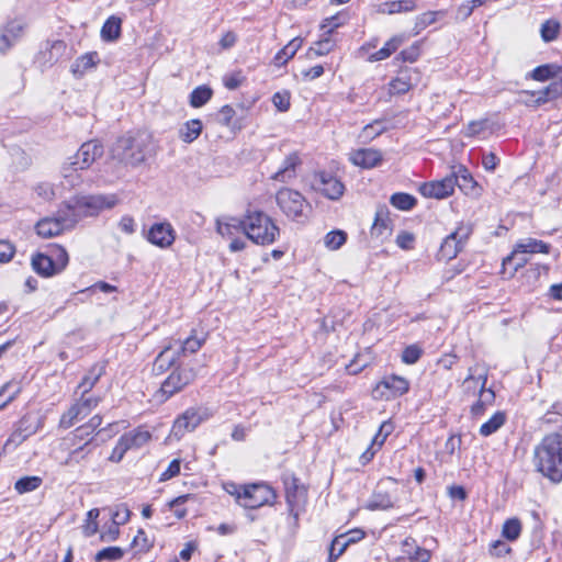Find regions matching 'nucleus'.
I'll use <instances>...</instances> for the list:
<instances>
[{
    "label": "nucleus",
    "mask_w": 562,
    "mask_h": 562,
    "mask_svg": "<svg viewBox=\"0 0 562 562\" xmlns=\"http://www.w3.org/2000/svg\"><path fill=\"white\" fill-rule=\"evenodd\" d=\"M131 450L124 438L121 436L115 447L113 448L111 454L109 456V461L113 463H119L124 454Z\"/></svg>",
    "instance_id": "nucleus-58"
},
{
    "label": "nucleus",
    "mask_w": 562,
    "mask_h": 562,
    "mask_svg": "<svg viewBox=\"0 0 562 562\" xmlns=\"http://www.w3.org/2000/svg\"><path fill=\"white\" fill-rule=\"evenodd\" d=\"M471 233L472 228L470 225L463 223L459 224L456 231L448 235L442 241L438 254L439 258L442 260L456 258Z\"/></svg>",
    "instance_id": "nucleus-13"
},
{
    "label": "nucleus",
    "mask_w": 562,
    "mask_h": 562,
    "mask_svg": "<svg viewBox=\"0 0 562 562\" xmlns=\"http://www.w3.org/2000/svg\"><path fill=\"white\" fill-rule=\"evenodd\" d=\"M175 239L176 232L168 222L153 224L147 234V240L159 248L170 247Z\"/></svg>",
    "instance_id": "nucleus-18"
},
{
    "label": "nucleus",
    "mask_w": 562,
    "mask_h": 562,
    "mask_svg": "<svg viewBox=\"0 0 562 562\" xmlns=\"http://www.w3.org/2000/svg\"><path fill=\"white\" fill-rule=\"evenodd\" d=\"M488 370L484 366H475L470 369L469 375L462 382V391L469 396H477V401L471 406V414L479 417L486 406L495 401L492 387H486Z\"/></svg>",
    "instance_id": "nucleus-3"
},
{
    "label": "nucleus",
    "mask_w": 562,
    "mask_h": 562,
    "mask_svg": "<svg viewBox=\"0 0 562 562\" xmlns=\"http://www.w3.org/2000/svg\"><path fill=\"white\" fill-rule=\"evenodd\" d=\"M521 532V522L517 518L507 519L504 522L502 535L510 541L516 540Z\"/></svg>",
    "instance_id": "nucleus-53"
},
{
    "label": "nucleus",
    "mask_w": 562,
    "mask_h": 562,
    "mask_svg": "<svg viewBox=\"0 0 562 562\" xmlns=\"http://www.w3.org/2000/svg\"><path fill=\"white\" fill-rule=\"evenodd\" d=\"M66 50V43L64 41H54L49 44L48 49V61L49 63H56L65 53Z\"/></svg>",
    "instance_id": "nucleus-59"
},
{
    "label": "nucleus",
    "mask_w": 562,
    "mask_h": 562,
    "mask_svg": "<svg viewBox=\"0 0 562 562\" xmlns=\"http://www.w3.org/2000/svg\"><path fill=\"white\" fill-rule=\"evenodd\" d=\"M125 554L124 549L120 547H108L98 551L94 555L95 562L102 561H120Z\"/></svg>",
    "instance_id": "nucleus-46"
},
{
    "label": "nucleus",
    "mask_w": 562,
    "mask_h": 562,
    "mask_svg": "<svg viewBox=\"0 0 562 562\" xmlns=\"http://www.w3.org/2000/svg\"><path fill=\"white\" fill-rule=\"evenodd\" d=\"M99 55L97 52H90L78 57L71 65V72L76 77H82L88 71L94 69L99 64Z\"/></svg>",
    "instance_id": "nucleus-31"
},
{
    "label": "nucleus",
    "mask_w": 562,
    "mask_h": 562,
    "mask_svg": "<svg viewBox=\"0 0 562 562\" xmlns=\"http://www.w3.org/2000/svg\"><path fill=\"white\" fill-rule=\"evenodd\" d=\"M276 200L285 216L293 221L304 222L311 212L310 203L296 190L282 188L277 192Z\"/></svg>",
    "instance_id": "nucleus-6"
},
{
    "label": "nucleus",
    "mask_w": 562,
    "mask_h": 562,
    "mask_svg": "<svg viewBox=\"0 0 562 562\" xmlns=\"http://www.w3.org/2000/svg\"><path fill=\"white\" fill-rule=\"evenodd\" d=\"M104 369L105 367L103 363H97L82 378V381L79 384V389L82 390L83 395L90 392L91 389L95 385L101 375L104 373Z\"/></svg>",
    "instance_id": "nucleus-39"
},
{
    "label": "nucleus",
    "mask_w": 562,
    "mask_h": 562,
    "mask_svg": "<svg viewBox=\"0 0 562 562\" xmlns=\"http://www.w3.org/2000/svg\"><path fill=\"white\" fill-rule=\"evenodd\" d=\"M404 552L409 554L411 562H428L431 558V553L429 550L424 548H416L415 552L412 554L408 549H404Z\"/></svg>",
    "instance_id": "nucleus-64"
},
{
    "label": "nucleus",
    "mask_w": 562,
    "mask_h": 562,
    "mask_svg": "<svg viewBox=\"0 0 562 562\" xmlns=\"http://www.w3.org/2000/svg\"><path fill=\"white\" fill-rule=\"evenodd\" d=\"M204 340L205 337L203 333L198 334L196 331H193L192 335L187 337L183 341L180 339L175 340L173 344L165 347L162 351H169L171 349L179 351H198L202 348Z\"/></svg>",
    "instance_id": "nucleus-30"
},
{
    "label": "nucleus",
    "mask_w": 562,
    "mask_h": 562,
    "mask_svg": "<svg viewBox=\"0 0 562 562\" xmlns=\"http://www.w3.org/2000/svg\"><path fill=\"white\" fill-rule=\"evenodd\" d=\"M203 420V416L195 409H187L173 423L171 434L176 438H181L186 432L194 430Z\"/></svg>",
    "instance_id": "nucleus-20"
},
{
    "label": "nucleus",
    "mask_w": 562,
    "mask_h": 562,
    "mask_svg": "<svg viewBox=\"0 0 562 562\" xmlns=\"http://www.w3.org/2000/svg\"><path fill=\"white\" fill-rule=\"evenodd\" d=\"M120 524L112 521L110 526L100 533V540L103 542L115 541L120 536Z\"/></svg>",
    "instance_id": "nucleus-63"
},
{
    "label": "nucleus",
    "mask_w": 562,
    "mask_h": 562,
    "mask_svg": "<svg viewBox=\"0 0 562 562\" xmlns=\"http://www.w3.org/2000/svg\"><path fill=\"white\" fill-rule=\"evenodd\" d=\"M132 547L137 550V552H148L153 547V542L147 537L146 532L143 529H139L136 536L133 538Z\"/></svg>",
    "instance_id": "nucleus-56"
},
{
    "label": "nucleus",
    "mask_w": 562,
    "mask_h": 562,
    "mask_svg": "<svg viewBox=\"0 0 562 562\" xmlns=\"http://www.w3.org/2000/svg\"><path fill=\"white\" fill-rule=\"evenodd\" d=\"M418 77L416 69H406L398 77L389 83L390 94H404L408 92L415 85Z\"/></svg>",
    "instance_id": "nucleus-24"
},
{
    "label": "nucleus",
    "mask_w": 562,
    "mask_h": 562,
    "mask_svg": "<svg viewBox=\"0 0 562 562\" xmlns=\"http://www.w3.org/2000/svg\"><path fill=\"white\" fill-rule=\"evenodd\" d=\"M21 392V387L18 384L8 382L0 389V409L10 404Z\"/></svg>",
    "instance_id": "nucleus-49"
},
{
    "label": "nucleus",
    "mask_w": 562,
    "mask_h": 562,
    "mask_svg": "<svg viewBox=\"0 0 562 562\" xmlns=\"http://www.w3.org/2000/svg\"><path fill=\"white\" fill-rule=\"evenodd\" d=\"M537 102L544 103L549 100L558 99L562 94V86L558 82H553L544 89L538 91Z\"/></svg>",
    "instance_id": "nucleus-52"
},
{
    "label": "nucleus",
    "mask_w": 562,
    "mask_h": 562,
    "mask_svg": "<svg viewBox=\"0 0 562 562\" xmlns=\"http://www.w3.org/2000/svg\"><path fill=\"white\" fill-rule=\"evenodd\" d=\"M76 226V218L71 217L69 211L63 204L55 216L40 220L35 226L36 233L42 238H52L70 231Z\"/></svg>",
    "instance_id": "nucleus-8"
},
{
    "label": "nucleus",
    "mask_w": 562,
    "mask_h": 562,
    "mask_svg": "<svg viewBox=\"0 0 562 562\" xmlns=\"http://www.w3.org/2000/svg\"><path fill=\"white\" fill-rule=\"evenodd\" d=\"M103 155V146L98 140H90L81 145L78 151L72 155V165H78L81 169L89 168L97 158Z\"/></svg>",
    "instance_id": "nucleus-19"
},
{
    "label": "nucleus",
    "mask_w": 562,
    "mask_h": 562,
    "mask_svg": "<svg viewBox=\"0 0 562 562\" xmlns=\"http://www.w3.org/2000/svg\"><path fill=\"white\" fill-rule=\"evenodd\" d=\"M240 505L246 508H259L272 504L276 499L274 491L267 484L254 483L243 487Z\"/></svg>",
    "instance_id": "nucleus-10"
},
{
    "label": "nucleus",
    "mask_w": 562,
    "mask_h": 562,
    "mask_svg": "<svg viewBox=\"0 0 562 562\" xmlns=\"http://www.w3.org/2000/svg\"><path fill=\"white\" fill-rule=\"evenodd\" d=\"M550 250V246L542 240H538L535 238H524L520 239L510 256H508L506 259H504V263H508L513 260H517L516 266L522 267L526 265L527 259L525 257H519V255H526V254H548Z\"/></svg>",
    "instance_id": "nucleus-15"
},
{
    "label": "nucleus",
    "mask_w": 562,
    "mask_h": 562,
    "mask_svg": "<svg viewBox=\"0 0 562 562\" xmlns=\"http://www.w3.org/2000/svg\"><path fill=\"white\" fill-rule=\"evenodd\" d=\"M235 115V110L231 105H224L220 110L218 122L227 127H236V124L233 123V117Z\"/></svg>",
    "instance_id": "nucleus-61"
},
{
    "label": "nucleus",
    "mask_w": 562,
    "mask_h": 562,
    "mask_svg": "<svg viewBox=\"0 0 562 562\" xmlns=\"http://www.w3.org/2000/svg\"><path fill=\"white\" fill-rule=\"evenodd\" d=\"M390 203L398 210L408 211L415 206L416 199L408 193L398 192L391 196Z\"/></svg>",
    "instance_id": "nucleus-47"
},
{
    "label": "nucleus",
    "mask_w": 562,
    "mask_h": 562,
    "mask_svg": "<svg viewBox=\"0 0 562 562\" xmlns=\"http://www.w3.org/2000/svg\"><path fill=\"white\" fill-rule=\"evenodd\" d=\"M88 443H89V440H87L82 446L70 451V453H69L68 458L66 459V461L64 462V464L69 465L74 462L79 463L80 460L86 459L89 453V451L85 452V449L88 446Z\"/></svg>",
    "instance_id": "nucleus-62"
},
{
    "label": "nucleus",
    "mask_w": 562,
    "mask_h": 562,
    "mask_svg": "<svg viewBox=\"0 0 562 562\" xmlns=\"http://www.w3.org/2000/svg\"><path fill=\"white\" fill-rule=\"evenodd\" d=\"M213 91L207 86L196 87L190 94V105L201 108L212 98Z\"/></svg>",
    "instance_id": "nucleus-44"
},
{
    "label": "nucleus",
    "mask_w": 562,
    "mask_h": 562,
    "mask_svg": "<svg viewBox=\"0 0 562 562\" xmlns=\"http://www.w3.org/2000/svg\"><path fill=\"white\" fill-rule=\"evenodd\" d=\"M25 24L20 20L8 22L0 33V54L7 53L21 38Z\"/></svg>",
    "instance_id": "nucleus-21"
},
{
    "label": "nucleus",
    "mask_w": 562,
    "mask_h": 562,
    "mask_svg": "<svg viewBox=\"0 0 562 562\" xmlns=\"http://www.w3.org/2000/svg\"><path fill=\"white\" fill-rule=\"evenodd\" d=\"M347 240V234L344 231L337 229L327 233L324 237V245L329 250L339 249Z\"/></svg>",
    "instance_id": "nucleus-48"
},
{
    "label": "nucleus",
    "mask_w": 562,
    "mask_h": 562,
    "mask_svg": "<svg viewBox=\"0 0 562 562\" xmlns=\"http://www.w3.org/2000/svg\"><path fill=\"white\" fill-rule=\"evenodd\" d=\"M311 187L314 191L334 201L340 199L345 192L342 182L334 175L325 171L313 175Z\"/></svg>",
    "instance_id": "nucleus-12"
},
{
    "label": "nucleus",
    "mask_w": 562,
    "mask_h": 562,
    "mask_svg": "<svg viewBox=\"0 0 562 562\" xmlns=\"http://www.w3.org/2000/svg\"><path fill=\"white\" fill-rule=\"evenodd\" d=\"M279 233V227L267 214L256 211L246 215V236L255 244L270 245Z\"/></svg>",
    "instance_id": "nucleus-5"
},
{
    "label": "nucleus",
    "mask_w": 562,
    "mask_h": 562,
    "mask_svg": "<svg viewBox=\"0 0 562 562\" xmlns=\"http://www.w3.org/2000/svg\"><path fill=\"white\" fill-rule=\"evenodd\" d=\"M506 422L504 412H496L487 422L481 425L480 435L487 437L496 432Z\"/></svg>",
    "instance_id": "nucleus-41"
},
{
    "label": "nucleus",
    "mask_w": 562,
    "mask_h": 562,
    "mask_svg": "<svg viewBox=\"0 0 562 562\" xmlns=\"http://www.w3.org/2000/svg\"><path fill=\"white\" fill-rule=\"evenodd\" d=\"M88 415V413L85 411V407H82L78 402L75 403L65 414H63L59 425L60 427L67 429L72 427L76 423L81 420Z\"/></svg>",
    "instance_id": "nucleus-36"
},
{
    "label": "nucleus",
    "mask_w": 562,
    "mask_h": 562,
    "mask_svg": "<svg viewBox=\"0 0 562 562\" xmlns=\"http://www.w3.org/2000/svg\"><path fill=\"white\" fill-rule=\"evenodd\" d=\"M119 202L115 194H98L75 196L65 202L71 217L76 218V225L85 217L95 216L104 210L114 207Z\"/></svg>",
    "instance_id": "nucleus-4"
},
{
    "label": "nucleus",
    "mask_w": 562,
    "mask_h": 562,
    "mask_svg": "<svg viewBox=\"0 0 562 562\" xmlns=\"http://www.w3.org/2000/svg\"><path fill=\"white\" fill-rule=\"evenodd\" d=\"M301 165L297 153L288 155L281 167L271 176V179L282 183H289L296 178V168Z\"/></svg>",
    "instance_id": "nucleus-22"
},
{
    "label": "nucleus",
    "mask_w": 562,
    "mask_h": 562,
    "mask_svg": "<svg viewBox=\"0 0 562 562\" xmlns=\"http://www.w3.org/2000/svg\"><path fill=\"white\" fill-rule=\"evenodd\" d=\"M341 364L349 374H357L368 366V361L360 353H356L349 362L344 360Z\"/></svg>",
    "instance_id": "nucleus-57"
},
{
    "label": "nucleus",
    "mask_w": 562,
    "mask_h": 562,
    "mask_svg": "<svg viewBox=\"0 0 562 562\" xmlns=\"http://www.w3.org/2000/svg\"><path fill=\"white\" fill-rule=\"evenodd\" d=\"M393 431V425L390 422H383L379 428V431L373 437L370 447L361 454L362 463L371 461L375 452L383 446L385 439Z\"/></svg>",
    "instance_id": "nucleus-26"
},
{
    "label": "nucleus",
    "mask_w": 562,
    "mask_h": 562,
    "mask_svg": "<svg viewBox=\"0 0 562 562\" xmlns=\"http://www.w3.org/2000/svg\"><path fill=\"white\" fill-rule=\"evenodd\" d=\"M364 536L363 530L352 529L335 537L330 544L328 561L335 562L350 544L359 542Z\"/></svg>",
    "instance_id": "nucleus-17"
},
{
    "label": "nucleus",
    "mask_w": 562,
    "mask_h": 562,
    "mask_svg": "<svg viewBox=\"0 0 562 562\" xmlns=\"http://www.w3.org/2000/svg\"><path fill=\"white\" fill-rule=\"evenodd\" d=\"M350 161L361 168L370 169L382 161V153L375 148H360L350 153Z\"/></svg>",
    "instance_id": "nucleus-23"
},
{
    "label": "nucleus",
    "mask_w": 562,
    "mask_h": 562,
    "mask_svg": "<svg viewBox=\"0 0 562 562\" xmlns=\"http://www.w3.org/2000/svg\"><path fill=\"white\" fill-rule=\"evenodd\" d=\"M216 232L223 236L232 238L238 233L246 234V218L240 220L233 216H224L216 220Z\"/></svg>",
    "instance_id": "nucleus-25"
},
{
    "label": "nucleus",
    "mask_w": 562,
    "mask_h": 562,
    "mask_svg": "<svg viewBox=\"0 0 562 562\" xmlns=\"http://www.w3.org/2000/svg\"><path fill=\"white\" fill-rule=\"evenodd\" d=\"M243 80H244V76L241 75V72L234 71V72L226 74L223 77V85L228 90H235L241 85Z\"/></svg>",
    "instance_id": "nucleus-60"
},
{
    "label": "nucleus",
    "mask_w": 562,
    "mask_h": 562,
    "mask_svg": "<svg viewBox=\"0 0 562 562\" xmlns=\"http://www.w3.org/2000/svg\"><path fill=\"white\" fill-rule=\"evenodd\" d=\"M155 154L154 137L150 133L138 131L119 137L110 149L113 160L131 167L144 164Z\"/></svg>",
    "instance_id": "nucleus-1"
},
{
    "label": "nucleus",
    "mask_w": 562,
    "mask_h": 562,
    "mask_svg": "<svg viewBox=\"0 0 562 562\" xmlns=\"http://www.w3.org/2000/svg\"><path fill=\"white\" fill-rule=\"evenodd\" d=\"M394 502L387 493L376 492L366 507L370 510H385L392 508Z\"/></svg>",
    "instance_id": "nucleus-43"
},
{
    "label": "nucleus",
    "mask_w": 562,
    "mask_h": 562,
    "mask_svg": "<svg viewBox=\"0 0 562 562\" xmlns=\"http://www.w3.org/2000/svg\"><path fill=\"white\" fill-rule=\"evenodd\" d=\"M99 515L100 510L98 508H92L87 513V519L82 526V532L86 537H91L98 532L99 525L97 519Z\"/></svg>",
    "instance_id": "nucleus-51"
},
{
    "label": "nucleus",
    "mask_w": 562,
    "mask_h": 562,
    "mask_svg": "<svg viewBox=\"0 0 562 562\" xmlns=\"http://www.w3.org/2000/svg\"><path fill=\"white\" fill-rule=\"evenodd\" d=\"M122 437L128 445L130 449H138L151 439V434L147 429L139 427L124 434Z\"/></svg>",
    "instance_id": "nucleus-34"
},
{
    "label": "nucleus",
    "mask_w": 562,
    "mask_h": 562,
    "mask_svg": "<svg viewBox=\"0 0 562 562\" xmlns=\"http://www.w3.org/2000/svg\"><path fill=\"white\" fill-rule=\"evenodd\" d=\"M457 182L458 179L450 173L443 179L423 183L419 187V192L425 198L446 199L454 192Z\"/></svg>",
    "instance_id": "nucleus-16"
},
{
    "label": "nucleus",
    "mask_w": 562,
    "mask_h": 562,
    "mask_svg": "<svg viewBox=\"0 0 562 562\" xmlns=\"http://www.w3.org/2000/svg\"><path fill=\"white\" fill-rule=\"evenodd\" d=\"M451 176H454L458 179L456 187L458 186L459 189L464 193H471L476 188V182L468 169L463 166H459L458 168L453 169Z\"/></svg>",
    "instance_id": "nucleus-37"
},
{
    "label": "nucleus",
    "mask_w": 562,
    "mask_h": 562,
    "mask_svg": "<svg viewBox=\"0 0 562 562\" xmlns=\"http://www.w3.org/2000/svg\"><path fill=\"white\" fill-rule=\"evenodd\" d=\"M491 134L488 130V121L487 120H479L470 122L465 130L463 131V135L467 137H482L486 138Z\"/></svg>",
    "instance_id": "nucleus-42"
},
{
    "label": "nucleus",
    "mask_w": 562,
    "mask_h": 562,
    "mask_svg": "<svg viewBox=\"0 0 562 562\" xmlns=\"http://www.w3.org/2000/svg\"><path fill=\"white\" fill-rule=\"evenodd\" d=\"M69 262V257L65 248L57 246L48 254H35L32 257L31 265L33 270L44 277L50 278L65 270Z\"/></svg>",
    "instance_id": "nucleus-7"
},
{
    "label": "nucleus",
    "mask_w": 562,
    "mask_h": 562,
    "mask_svg": "<svg viewBox=\"0 0 562 562\" xmlns=\"http://www.w3.org/2000/svg\"><path fill=\"white\" fill-rule=\"evenodd\" d=\"M562 78V66L557 64H547L536 67L531 72V78L537 81H546L550 78Z\"/></svg>",
    "instance_id": "nucleus-38"
},
{
    "label": "nucleus",
    "mask_w": 562,
    "mask_h": 562,
    "mask_svg": "<svg viewBox=\"0 0 562 562\" xmlns=\"http://www.w3.org/2000/svg\"><path fill=\"white\" fill-rule=\"evenodd\" d=\"M536 469L553 482L562 481V435L550 434L535 448Z\"/></svg>",
    "instance_id": "nucleus-2"
},
{
    "label": "nucleus",
    "mask_w": 562,
    "mask_h": 562,
    "mask_svg": "<svg viewBox=\"0 0 562 562\" xmlns=\"http://www.w3.org/2000/svg\"><path fill=\"white\" fill-rule=\"evenodd\" d=\"M182 360L187 361V353H158L153 371L156 374H162L170 369L172 371Z\"/></svg>",
    "instance_id": "nucleus-27"
},
{
    "label": "nucleus",
    "mask_w": 562,
    "mask_h": 562,
    "mask_svg": "<svg viewBox=\"0 0 562 562\" xmlns=\"http://www.w3.org/2000/svg\"><path fill=\"white\" fill-rule=\"evenodd\" d=\"M203 128L202 122L198 119L190 120L184 123L179 132V137L182 142L190 144L194 142L201 134Z\"/></svg>",
    "instance_id": "nucleus-40"
},
{
    "label": "nucleus",
    "mask_w": 562,
    "mask_h": 562,
    "mask_svg": "<svg viewBox=\"0 0 562 562\" xmlns=\"http://www.w3.org/2000/svg\"><path fill=\"white\" fill-rule=\"evenodd\" d=\"M41 484L42 479L40 476H24L15 482L14 488L19 494H24L37 490Z\"/></svg>",
    "instance_id": "nucleus-45"
},
{
    "label": "nucleus",
    "mask_w": 562,
    "mask_h": 562,
    "mask_svg": "<svg viewBox=\"0 0 562 562\" xmlns=\"http://www.w3.org/2000/svg\"><path fill=\"white\" fill-rule=\"evenodd\" d=\"M285 497L289 512L294 519V524L297 525L299 516L307 503V490L304 485L299 484L297 480L293 479L286 483Z\"/></svg>",
    "instance_id": "nucleus-14"
},
{
    "label": "nucleus",
    "mask_w": 562,
    "mask_h": 562,
    "mask_svg": "<svg viewBox=\"0 0 562 562\" xmlns=\"http://www.w3.org/2000/svg\"><path fill=\"white\" fill-rule=\"evenodd\" d=\"M74 158L70 156L67 158V160L63 164L60 168V175L63 178V186L66 188H75L79 186L82 181L80 171L82 170L79 168L78 165H72Z\"/></svg>",
    "instance_id": "nucleus-28"
},
{
    "label": "nucleus",
    "mask_w": 562,
    "mask_h": 562,
    "mask_svg": "<svg viewBox=\"0 0 562 562\" xmlns=\"http://www.w3.org/2000/svg\"><path fill=\"white\" fill-rule=\"evenodd\" d=\"M416 7L415 0H393L378 4L375 11L381 14H396L414 11Z\"/></svg>",
    "instance_id": "nucleus-29"
},
{
    "label": "nucleus",
    "mask_w": 562,
    "mask_h": 562,
    "mask_svg": "<svg viewBox=\"0 0 562 562\" xmlns=\"http://www.w3.org/2000/svg\"><path fill=\"white\" fill-rule=\"evenodd\" d=\"M303 40L301 37H294L281 50L276 54L273 58L274 65L278 67L285 65L291 58L294 57V55L301 48Z\"/></svg>",
    "instance_id": "nucleus-33"
},
{
    "label": "nucleus",
    "mask_w": 562,
    "mask_h": 562,
    "mask_svg": "<svg viewBox=\"0 0 562 562\" xmlns=\"http://www.w3.org/2000/svg\"><path fill=\"white\" fill-rule=\"evenodd\" d=\"M560 23L557 20H547L541 24L540 34L544 42H552L558 37Z\"/></svg>",
    "instance_id": "nucleus-50"
},
{
    "label": "nucleus",
    "mask_w": 562,
    "mask_h": 562,
    "mask_svg": "<svg viewBox=\"0 0 562 562\" xmlns=\"http://www.w3.org/2000/svg\"><path fill=\"white\" fill-rule=\"evenodd\" d=\"M409 383L406 379L398 375L384 376L372 389V397L380 401H389L405 394L408 391Z\"/></svg>",
    "instance_id": "nucleus-11"
},
{
    "label": "nucleus",
    "mask_w": 562,
    "mask_h": 562,
    "mask_svg": "<svg viewBox=\"0 0 562 562\" xmlns=\"http://www.w3.org/2000/svg\"><path fill=\"white\" fill-rule=\"evenodd\" d=\"M386 130L385 122L382 120H376L368 125H366L361 132V137L363 139L370 140L381 135Z\"/></svg>",
    "instance_id": "nucleus-54"
},
{
    "label": "nucleus",
    "mask_w": 562,
    "mask_h": 562,
    "mask_svg": "<svg viewBox=\"0 0 562 562\" xmlns=\"http://www.w3.org/2000/svg\"><path fill=\"white\" fill-rule=\"evenodd\" d=\"M334 48V43L329 37L321 40L314 44V46L310 47L307 52V56L312 58L313 56H324L330 53Z\"/></svg>",
    "instance_id": "nucleus-55"
},
{
    "label": "nucleus",
    "mask_w": 562,
    "mask_h": 562,
    "mask_svg": "<svg viewBox=\"0 0 562 562\" xmlns=\"http://www.w3.org/2000/svg\"><path fill=\"white\" fill-rule=\"evenodd\" d=\"M405 37L403 35H395L392 38H390L384 46L371 54L368 57V60L373 61H380L389 58L394 52L397 50V48L404 43Z\"/></svg>",
    "instance_id": "nucleus-32"
},
{
    "label": "nucleus",
    "mask_w": 562,
    "mask_h": 562,
    "mask_svg": "<svg viewBox=\"0 0 562 562\" xmlns=\"http://www.w3.org/2000/svg\"><path fill=\"white\" fill-rule=\"evenodd\" d=\"M122 20L115 15L110 16L101 29V38L105 42H113L121 35Z\"/></svg>",
    "instance_id": "nucleus-35"
},
{
    "label": "nucleus",
    "mask_w": 562,
    "mask_h": 562,
    "mask_svg": "<svg viewBox=\"0 0 562 562\" xmlns=\"http://www.w3.org/2000/svg\"><path fill=\"white\" fill-rule=\"evenodd\" d=\"M195 376V372L192 368H189L188 361L182 360L162 382L159 396L160 400H167L176 392L180 391L187 384H189Z\"/></svg>",
    "instance_id": "nucleus-9"
}]
</instances>
